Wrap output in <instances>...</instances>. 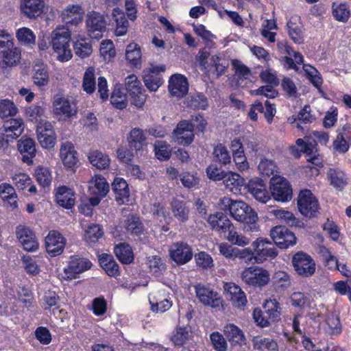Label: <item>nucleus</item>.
<instances>
[{
    "label": "nucleus",
    "mask_w": 351,
    "mask_h": 351,
    "mask_svg": "<svg viewBox=\"0 0 351 351\" xmlns=\"http://www.w3.org/2000/svg\"><path fill=\"white\" fill-rule=\"evenodd\" d=\"M125 90L130 97L132 105L138 108H141L147 99L146 91L141 82L134 74L128 75L125 80ZM128 104L127 96L125 88L119 84L114 86L111 92V105L114 108L123 110Z\"/></svg>",
    "instance_id": "obj_1"
},
{
    "label": "nucleus",
    "mask_w": 351,
    "mask_h": 351,
    "mask_svg": "<svg viewBox=\"0 0 351 351\" xmlns=\"http://www.w3.org/2000/svg\"><path fill=\"white\" fill-rule=\"evenodd\" d=\"M218 206L220 210L229 212L232 217L237 221L249 225L250 230L255 228L258 219L257 214L245 202L223 197L220 199Z\"/></svg>",
    "instance_id": "obj_2"
},
{
    "label": "nucleus",
    "mask_w": 351,
    "mask_h": 351,
    "mask_svg": "<svg viewBox=\"0 0 351 351\" xmlns=\"http://www.w3.org/2000/svg\"><path fill=\"white\" fill-rule=\"evenodd\" d=\"M70 38L71 32L65 27H57L51 33V44L60 62H67L72 58L69 45Z\"/></svg>",
    "instance_id": "obj_3"
},
{
    "label": "nucleus",
    "mask_w": 351,
    "mask_h": 351,
    "mask_svg": "<svg viewBox=\"0 0 351 351\" xmlns=\"http://www.w3.org/2000/svg\"><path fill=\"white\" fill-rule=\"evenodd\" d=\"M297 205L300 214L306 218H316L319 214L320 206L318 199L309 189L300 191Z\"/></svg>",
    "instance_id": "obj_4"
},
{
    "label": "nucleus",
    "mask_w": 351,
    "mask_h": 351,
    "mask_svg": "<svg viewBox=\"0 0 351 351\" xmlns=\"http://www.w3.org/2000/svg\"><path fill=\"white\" fill-rule=\"evenodd\" d=\"M242 280L248 286L261 289L270 280L269 271L261 267L250 266L245 268L241 274Z\"/></svg>",
    "instance_id": "obj_5"
},
{
    "label": "nucleus",
    "mask_w": 351,
    "mask_h": 351,
    "mask_svg": "<svg viewBox=\"0 0 351 351\" xmlns=\"http://www.w3.org/2000/svg\"><path fill=\"white\" fill-rule=\"evenodd\" d=\"M78 112L77 104L64 97L56 96L53 101V113L60 120H69L76 118Z\"/></svg>",
    "instance_id": "obj_6"
},
{
    "label": "nucleus",
    "mask_w": 351,
    "mask_h": 351,
    "mask_svg": "<svg viewBox=\"0 0 351 351\" xmlns=\"http://www.w3.org/2000/svg\"><path fill=\"white\" fill-rule=\"evenodd\" d=\"M171 138L176 145L187 147L195 138V124L189 120H181L173 129Z\"/></svg>",
    "instance_id": "obj_7"
},
{
    "label": "nucleus",
    "mask_w": 351,
    "mask_h": 351,
    "mask_svg": "<svg viewBox=\"0 0 351 351\" xmlns=\"http://www.w3.org/2000/svg\"><path fill=\"white\" fill-rule=\"evenodd\" d=\"M269 189L271 195L276 201L287 202L292 199V186L284 177L273 176L270 180Z\"/></svg>",
    "instance_id": "obj_8"
},
{
    "label": "nucleus",
    "mask_w": 351,
    "mask_h": 351,
    "mask_svg": "<svg viewBox=\"0 0 351 351\" xmlns=\"http://www.w3.org/2000/svg\"><path fill=\"white\" fill-rule=\"evenodd\" d=\"M270 237L280 249L285 250L296 244L295 234L285 226H276L270 230Z\"/></svg>",
    "instance_id": "obj_9"
},
{
    "label": "nucleus",
    "mask_w": 351,
    "mask_h": 351,
    "mask_svg": "<svg viewBox=\"0 0 351 351\" xmlns=\"http://www.w3.org/2000/svg\"><path fill=\"white\" fill-rule=\"evenodd\" d=\"M255 251V263H263L267 260H272L278 256V252L273 243L267 239L258 238L252 243Z\"/></svg>",
    "instance_id": "obj_10"
},
{
    "label": "nucleus",
    "mask_w": 351,
    "mask_h": 351,
    "mask_svg": "<svg viewBox=\"0 0 351 351\" xmlns=\"http://www.w3.org/2000/svg\"><path fill=\"white\" fill-rule=\"evenodd\" d=\"M292 265L296 273L303 277H310L315 272V263L308 254L300 251L292 257Z\"/></svg>",
    "instance_id": "obj_11"
},
{
    "label": "nucleus",
    "mask_w": 351,
    "mask_h": 351,
    "mask_svg": "<svg viewBox=\"0 0 351 351\" xmlns=\"http://www.w3.org/2000/svg\"><path fill=\"white\" fill-rule=\"evenodd\" d=\"M223 288L226 298L233 306L240 308H243L246 306V294L238 285L233 282H225Z\"/></svg>",
    "instance_id": "obj_12"
},
{
    "label": "nucleus",
    "mask_w": 351,
    "mask_h": 351,
    "mask_svg": "<svg viewBox=\"0 0 351 351\" xmlns=\"http://www.w3.org/2000/svg\"><path fill=\"white\" fill-rule=\"evenodd\" d=\"M171 258L178 265H184L189 262L193 256L191 247L183 241L173 243L170 248Z\"/></svg>",
    "instance_id": "obj_13"
},
{
    "label": "nucleus",
    "mask_w": 351,
    "mask_h": 351,
    "mask_svg": "<svg viewBox=\"0 0 351 351\" xmlns=\"http://www.w3.org/2000/svg\"><path fill=\"white\" fill-rule=\"evenodd\" d=\"M287 27L288 35L294 43L298 45L304 43V28L299 15H292L287 23Z\"/></svg>",
    "instance_id": "obj_14"
},
{
    "label": "nucleus",
    "mask_w": 351,
    "mask_h": 351,
    "mask_svg": "<svg viewBox=\"0 0 351 351\" xmlns=\"http://www.w3.org/2000/svg\"><path fill=\"white\" fill-rule=\"evenodd\" d=\"M24 125L21 119L7 120L0 129V134L6 142L19 137L23 132Z\"/></svg>",
    "instance_id": "obj_15"
},
{
    "label": "nucleus",
    "mask_w": 351,
    "mask_h": 351,
    "mask_svg": "<svg viewBox=\"0 0 351 351\" xmlns=\"http://www.w3.org/2000/svg\"><path fill=\"white\" fill-rule=\"evenodd\" d=\"M165 71V66L161 65L149 69L144 71L143 81L145 85L151 92L156 91L163 84L161 73Z\"/></svg>",
    "instance_id": "obj_16"
},
{
    "label": "nucleus",
    "mask_w": 351,
    "mask_h": 351,
    "mask_svg": "<svg viewBox=\"0 0 351 351\" xmlns=\"http://www.w3.org/2000/svg\"><path fill=\"white\" fill-rule=\"evenodd\" d=\"M16 234L25 250L34 252L38 249L37 239L33 231L28 227L22 225L17 226Z\"/></svg>",
    "instance_id": "obj_17"
},
{
    "label": "nucleus",
    "mask_w": 351,
    "mask_h": 351,
    "mask_svg": "<svg viewBox=\"0 0 351 351\" xmlns=\"http://www.w3.org/2000/svg\"><path fill=\"white\" fill-rule=\"evenodd\" d=\"M37 138L43 148L53 147L56 143V134L52 124L45 121L37 126Z\"/></svg>",
    "instance_id": "obj_18"
},
{
    "label": "nucleus",
    "mask_w": 351,
    "mask_h": 351,
    "mask_svg": "<svg viewBox=\"0 0 351 351\" xmlns=\"http://www.w3.org/2000/svg\"><path fill=\"white\" fill-rule=\"evenodd\" d=\"M196 296L199 302L204 305L211 307H218L221 303V299L217 292L210 288L198 284L195 286Z\"/></svg>",
    "instance_id": "obj_19"
},
{
    "label": "nucleus",
    "mask_w": 351,
    "mask_h": 351,
    "mask_svg": "<svg viewBox=\"0 0 351 351\" xmlns=\"http://www.w3.org/2000/svg\"><path fill=\"white\" fill-rule=\"evenodd\" d=\"M65 246V239L60 232L50 231L45 238V247L47 253L51 256L60 254Z\"/></svg>",
    "instance_id": "obj_20"
},
{
    "label": "nucleus",
    "mask_w": 351,
    "mask_h": 351,
    "mask_svg": "<svg viewBox=\"0 0 351 351\" xmlns=\"http://www.w3.org/2000/svg\"><path fill=\"white\" fill-rule=\"evenodd\" d=\"M148 299L151 311L154 313H165L172 306V302L167 298L164 291H158L149 293Z\"/></svg>",
    "instance_id": "obj_21"
},
{
    "label": "nucleus",
    "mask_w": 351,
    "mask_h": 351,
    "mask_svg": "<svg viewBox=\"0 0 351 351\" xmlns=\"http://www.w3.org/2000/svg\"><path fill=\"white\" fill-rule=\"evenodd\" d=\"M92 263L86 258L80 257H71L69 264L64 269L65 278L74 279L77 275L89 269Z\"/></svg>",
    "instance_id": "obj_22"
},
{
    "label": "nucleus",
    "mask_w": 351,
    "mask_h": 351,
    "mask_svg": "<svg viewBox=\"0 0 351 351\" xmlns=\"http://www.w3.org/2000/svg\"><path fill=\"white\" fill-rule=\"evenodd\" d=\"M168 88L172 96L179 98L184 97L189 90L186 77L181 74L172 75L169 80Z\"/></svg>",
    "instance_id": "obj_23"
},
{
    "label": "nucleus",
    "mask_w": 351,
    "mask_h": 351,
    "mask_svg": "<svg viewBox=\"0 0 351 351\" xmlns=\"http://www.w3.org/2000/svg\"><path fill=\"white\" fill-rule=\"evenodd\" d=\"M60 156L65 168L74 171L78 159L77 152L71 142L66 141L61 145Z\"/></svg>",
    "instance_id": "obj_24"
},
{
    "label": "nucleus",
    "mask_w": 351,
    "mask_h": 351,
    "mask_svg": "<svg viewBox=\"0 0 351 351\" xmlns=\"http://www.w3.org/2000/svg\"><path fill=\"white\" fill-rule=\"evenodd\" d=\"M247 188L252 196L261 203L267 202L271 197L264 181L259 178L249 180Z\"/></svg>",
    "instance_id": "obj_25"
},
{
    "label": "nucleus",
    "mask_w": 351,
    "mask_h": 351,
    "mask_svg": "<svg viewBox=\"0 0 351 351\" xmlns=\"http://www.w3.org/2000/svg\"><path fill=\"white\" fill-rule=\"evenodd\" d=\"M111 186L117 204L119 206L128 204L130 201V190L127 182L123 178H115Z\"/></svg>",
    "instance_id": "obj_26"
},
{
    "label": "nucleus",
    "mask_w": 351,
    "mask_h": 351,
    "mask_svg": "<svg viewBox=\"0 0 351 351\" xmlns=\"http://www.w3.org/2000/svg\"><path fill=\"white\" fill-rule=\"evenodd\" d=\"M86 23L88 32L91 34L95 33L93 36L95 38L102 37L101 33L106 29V22L102 15L95 12H89L87 14Z\"/></svg>",
    "instance_id": "obj_27"
},
{
    "label": "nucleus",
    "mask_w": 351,
    "mask_h": 351,
    "mask_svg": "<svg viewBox=\"0 0 351 351\" xmlns=\"http://www.w3.org/2000/svg\"><path fill=\"white\" fill-rule=\"evenodd\" d=\"M84 14V11L80 5L71 4L64 9L61 16L66 24L76 25L82 21Z\"/></svg>",
    "instance_id": "obj_28"
},
{
    "label": "nucleus",
    "mask_w": 351,
    "mask_h": 351,
    "mask_svg": "<svg viewBox=\"0 0 351 351\" xmlns=\"http://www.w3.org/2000/svg\"><path fill=\"white\" fill-rule=\"evenodd\" d=\"M208 222L213 230L218 232L219 234H226L232 223L227 215L221 212L210 215L208 218Z\"/></svg>",
    "instance_id": "obj_29"
},
{
    "label": "nucleus",
    "mask_w": 351,
    "mask_h": 351,
    "mask_svg": "<svg viewBox=\"0 0 351 351\" xmlns=\"http://www.w3.org/2000/svg\"><path fill=\"white\" fill-rule=\"evenodd\" d=\"M45 6L44 0H21V12L28 18H35L40 16Z\"/></svg>",
    "instance_id": "obj_30"
},
{
    "label": "nucleus",
    "mask_w": 351,
    "mask_h": 351,
    "mask_svg": "<svg viewBox=\"0 0 351 351\" xmlns=\"http://www.w3.org/2000/svg\"><path fill=\"white\" fill-rule=\"evenodd\" d=\"M18 149L22 155L23 162L30 164L36 156V149L34 141L28 137H22L18 141Z\"/></svg>",
    "instance_id": "obj_31"
},
{
    "label": "nucleus",
    "mask_w": 351,
    "mask_h": 351,
    "mask_svg": "<svg viewBox=\"0 0 351 351\" xmlns=\"http://www.w3.org/2000/svg\"><path fill=\"white\" fill-rule=\"evenodd\" d=\"M228 65L227 60L217 55H213L210 58L209 64L204 73L206 75L212 73L215 75L216 77L218 78L225 74Z\"/></svg>",
    "instance_id": "obj_32"
},
{
    "label": "nucleus",
    "mask_w": 351,
    "mask_h": 351,
    "mask_svg": "<svg viewBox=\"0 0 351 351\" xmlns=\"http://www.w3.org/2000/svg\"><path fill=\"white\" fill-rule=\"evenodd\" d=\"M21 58V49L13 46L0 53V67L5 69L16 66L20 62Z\"/></svg>",
    "instance_id": "obj_33"
},
{
    "label": "nucleus",
    "mask_w": 351,
    "mask_h": 351,
    "mask_svg": "<svg viewBox=\"0 0 351 351\" xmlns=\"http://www.w3.org/2000/svg\"><path fill=\"white\" fill-rule=\"evenodd\" d=\"M123 228L128 234L133 236H141L144 233L145 226L139 216L129 215L123 222Z\"/></svg>",
    "instance_id": "obj_34"
},
{
    "label": "nucleus",
    "mask_w": 351,
    "mask_h": 351,
    "mask_svg": "<svg viewBox=\"0 0 351 351\" xmlns=\"http://www.w3.org/2000/svg\"><path fill=\"white\" fill-rule=\"evenodd\" d=\"M171 208L174 217L180 223H186L189 219L190 209L187 202L177 198L173 199Z\"/></svg>",
    "instance_id": "obj_35"
},
{
    "label": "nucleus",
    "mask_w": 351,
    "mask_h": 351,
    "mask_svg": "<svg viewBox=\"0 0 351 351\" xmlns=\"http://www.w3.org/2000/svg\"><path fill=\"white\" fill-rule=\"evenodd\" d=\"M327 176L330 185L337 191H342L348 184L346 173L339 169H330Z\"/></svg>",
    "instance_id": "obj_36"
},
{
    "label": "nucleus",
    "mask_w": 351,
    "mask_h": 351,
    "mask_svg": "<svg viewBox=\"0 0 351 351\" xmlns=\"http://www.w3.org/2000/svg\"><path fill=\"white\" fill-rule=\"evenodd\" d=\"M224 334L231 345L241 346L245 343L243 332L234 324H228L224 327Z\"/></svg>",
    "instance_id": "obj_37"
},
{
    "label": "nucleus",
    "mask_w": 351,
    "mask_h": 351,
    "mask_svg": "<svg viewBox=\"0 0 351 351\" xmlns=\"http://www.w3.org/2000/svg\"><path fill=\"white\" fill-rule=\"evenodd\" d=\"M56 198L57 203L65 208H71L75 205V193L71 189L65 186L58 189Z\"/></svg>",
    "instance_id": "obj_38"
},
{
    "label": "nucleus",
    "mask_w": 351,
    "mask_h": 351,
    "mask_svg": "<svg viewBox=\"0 0 351 351\" xmlns=\"http://www.w3.org/2000/svg\"><path fill=\"white\" fill-rule=\"evenodd\" d=\"M130 149L136 152L141 150L146 145V137L143 130L132 128L127 138Z\"/></svg>",
    "instance_id": "obj_39"
},
{
    "label": "nucleus",
    "mask_w": 351,
    "mask_h": 351,
    "mask_svg": "<svg viewBox=\"0 0 351 351\" xmlns=\"http://www.w3.org/2000/svg\"><path fill=\"white\" fill-rule=\"evenodd\" d=\"M88 191L92 195L105 197L108 192V183L104 178L95 176L88 182Z\"/></svg>",
    "instance_id": "obj_40"
},
{
    "label": "nucleus",
    "mask_w": 351,
    "mask_h": 351,
    "mask_svg": "<svg viewBox=\"0 0 351 351\" xmlns=\"http://www.w3.org/2000/svg\"><path fill=\"white\" fill-rule=\"evenodd\" d=\"M273 213L278 219L290 227H305L304 223L300 219L295 217L294 214L290 211L277 209L274 210Z\"/></svg>",
    "instance_id": "obj_41"
},
{
    "label": "nucleus",
    "mask_w": 351,
    "mask_h": 351,
    "mask_svg": "<svg viewBox=\"0 0 351 351\" xmlns=\"http://www.w3.org/2000/svg\"><path fill=\"white\" fill-rule=\"evenodd\" d=\"M226 189L234 193L241 192V188L245 185V179L239 173L229 171L223 180Z\"/></svg>",
    "instance_id": "obj_42"
},
{
    "label": "nucleus",
    "mask_w": 351,
    "mask_h": 351,
    "mask_svg": "<svg viewBox=\"0 0 351 351\" xmlns=\"http://www.w3.org/2000/svg\"><path fill=\"white\" fill-rule=\"evenodd\" d=\"M114 253L123 264H130L134 261V253L131 246L125 243H119L114 247Z\"/></svg>",
    "instance_id": "obj_43"
},
{
    "label": "nucleus",
    "mask_w": 351,
    "mask_h": 351,
    "mask_svg": "<svg viewBox=\"0 0 351 351\" xmlns=\"http://www.w3.org/2000/svg\"><path fill=\"white\" fill-rule=\"evenodd\" d=\"M111 16L116 22L114 34L117 36L125 35L128 32L129 26V23L125 17V13L119 8H114Z\"/></svg>",
    "instance_id": "obj_44"
},
{
    "label": "nucleus",
    "mask_w": 351,
    "mask_h": 351,
    "mask_svg": "<svg viewBox=\"0 0 351 351\" xmlns=\"http://www.w3.org/2000/svg\"><path fill=\"white\" fill-rule=\"evenodd\" d=\"M81 226L84 230V239L89 244L96 243L104 234L103 230L98 224L91 223L88 226H86L82 221Z\"/></svg>",
    "instance_id": "obj_45"
},
{
    "label": "nucleus",
    "mask_w": 351,
    "mask_h": 351,
    "mask_svg": "<svg viewBox=\"0 0 351 351\" xmlns=\"http://www.w3.org/2000/svg\"><path fill=\"white\" fill-rule=\"evenodd\" d=\"M252 343L254 349L259 351L278 350L277 343L271 338L256 336L252 338Z\"/></svg>",
    "instance_id": "obj_46"
},
{
    "label": "nucleus",
    "mask_w": 351,
    "mask_h": 351,
    "mask_svg": "<svg viewBox=\"0 0 351 351\" xmlns=\"http://www.w3.org/2000/svg\"><path fill=\"white\" fill-rule=\"evenodd\" d=\"M0 197L3 202L9 204L13 208L18 207L17 195L14 188L11 184L8 183L0 184Z\"/></svg>",
    "instance_id": "obj_47"
},
{
    "label": "nucleus",
    "mask_w": 351,
    "mask_h": 351,
    "mask_svg": "<svg viewBox=\"0 0 351 351\" xmlns=\"http://www.w3.org/2000/svg\"><path fill=\"white\" fill-rule=\"evenodd\" d=\"M265 314L269 316L271 322H276L280 319L281 307L279 302L276 298H269L265 300L263 304Z\"/></svg>",
    "instance_id": "obj_48"
},
{
    "label": "nucleus",
    "mask_w": 351,
    "mask_h": 351,
    "mask_svg": "<svg viewBox=\"0 0 351 351\" xmlns=\"http://www.w3.org/2000/svg\"><path fill=\"white\" fill-rule=\"evenodd\" d=\"M213 161L221 166H226L231 163V156L227 147L222 143L217 144L213 152Z\"/></svg>",
    "instance_id": "obj_49"
},
{
    "label": "nucleus",
    "mask_w": 351,
    "mask_h": 351,
    "mask_svg": "<svg viewBox=\"0 0 351 351\" xmlns=\"http://www.w3.org/2000/svg\"><path fill=\"white\" fill-rule=\"evenodd\" d=\"M306 78L319 91H322L323 79L318 71L309 64H303Z\"/></svg>",
    "instance_id": "obj_50"
},
{
    "label": "nucleus",
    "mask_w": 351,
    "mask_h": 351,
    "mask_svg": "<svg viewBox=\"0 0 351 351\" xmlns=\"http://www.w3.org/2000/svg\"><path fill=\"white\" fill-rule=\"evenodd\" d=\"M95 69L89 66L85 71L83 76L82 88L88 94H92L96 88Z\"/></svg>",
    "instance_id": "obj_51"
},
{
    "label": "nucleus",
    "mask_w": 351,
    "mask_h": 351,
    "mask_svg": "<svg viewBox=\"0 0 351 351\" xmlns=\"http://www.w3.org/2000/svg\"><path fill=\"white\" fill-rule=\"evenodd\" d=\"M126 60L134 67L141 64V52L136 44L130 43L127 46L125 51Z\"/></svg>",
    "instance_id": "obj_52"
},
{
    "label": "nucleus",
    "mask_w": 351,
    "mask_h": 351,
    "mask_svg": "<svg viewBox=\"0 0 351 351\" xmlns=\"http://www.w3.org/2000/svg\"><path fill=\"white\" fill-rule=\"evenodd\" d=\"M226 234L227 235L225 234L224 237L232 245L244 247L250 243V239L238 233L232 223Z\"/></svg>",
    "instance_id": "obj_53"
},
{
    "label": "nucleus",
    "mask_w": 351,
    "mask_h": 351,
    "mask_svg": "<svg viewBox=\"0 0 351 351\" xmlns=\"http://www.w3.org/2000/svg\"><path fill=\"white\" fill-rule=\"evenodd\" d=\"M226 234L227 235L225 234L224 237L232 245L244 247L250 243V239L238 233L232 223Z\"/></svg>",
    "instance_id": "obj_54"
},
{
    "label": "nucleus",
    "mask_w": 351,
    "mask_h": 351,
    "mask_svg": "<svg viewBox=\"0 0 351 351\" xmlns=\"http://www.w3.org/2000/svg\"><path fill=\"white\" fill-rule=\"evenodd\" d=\"M226 234L227 235L225 234L224 237L232 245L244 247L250 243V239L238 233L232 223Z\"/></svg>",
    "instance_id": "obj_55"
},
{
    "label": "nucleus",
    "mask_w": 351,
    "mask_h": 351,
    "mask_svg": "<svg viewBox=\"0 0 351 351\" xmlns=\"http://www.w3.org/2000/svg\"><path fill=\"white\" fill-rule=\"evenodd\" d=\"M332 16L334 19L339 22L346 23L350 16V10L346 3L332 4Z\"/></svg>",
    "instance_id": "obj_56"
},
{
    "label": "nucleus",
    "mask_w": 351,
    "mask_h": 351,
    "mask_svg": "<svg viewBox=\"0 0 351 351\" xmlns=\"http://www.w3.org/2000/svg\"><path fill=\"white\" fill-rule=\"evenodd\" d=\"M189 338V332L186 327L177 326L173 332L170 340L175 346H183Z\"/></svg>",
    "instance_id": "obj_57"
},
{
    "label": "nucleus",
    "mask_w": 351,
    "mask_h": 351,
    "mask_svg": "<svg viewBox=\"0 0 351 351\" xmlns=\"http://www.w3.org/2000/svg\"><path fill=\"white\" fill-rule=\"evenodd\" d=\"M88 160L90 162L99 169H105L110 163V159L108 156L104 155L98 151H93L89 154Z\"/></svg>",
    "instance_id": "obj_58"
},
{
    "label": "nucleus",
    "mask_w": 351,
    "mask_h": 351,
    "mask_svg": "<svg viewBox=\"0 0 351 351\" xmlns=\"http://www.w3.org/2000/svg\"><path fill=\"white\" fill-rule=\"evenodd\" d=\"M75 53L81 58L89 56L92 53V47L88 39L81 38L74 43Z\"/></svg>",
    "instance_id": "obj_59"
},
{
    "label": "nucleus",
    "mask_w": 351,
    "mask_h": 351,
    "mask_svg": "<svg viewBox=\"0 0 351 351\" xmlns=\"http://www.w3.org/2000/svg\"><path fill=\"white\" fill-rule=\"evenodd\" d=\"M16 36L19 43L25 46H31L35 44L36 36L34 33L27 27L19 28L16 33Z\"/></svg>",
    "instance_id": "obj_60"
},
{
    "label": "nucleus",
    "mask_w": 351,
    "mask_h": 351,
    "mask_svg": "<svg viewBox=\"0 0 351 351\" xmlns=\"http://www.w3.org/2000/svg\"><path fill=\"white\" fill-rule=\"evenodd\" d=\"M343 132H340L337 134L336 138L332 143L333 149L339 153L345 154L350 149L349 142L346 139L344 136V132L346 131V127H343Z\"/></svg>",
    "instance_id": "obj_61"
},
{
    "label": "nucleus",
    "mask_w": 351,
    "mask_h": 351,
    "mask_svg": "<svg viewBox=\"0 0 351 351\" xmlns=\"http://www.w3.org/2000/svg\"><path fill=\"white\" fill-rule=\"evenodd\" d=\"M33 80L34 83L38 86H44L49 83V74L45 66H36Z\"/></svg>",
    "instance_id": "obj_62"
},
{
    "label": "nucleus",
    "mask_w": 351,
    "mask_h": 351,
    "mask_svg": "<svg viewBox=\"0 0 351 351\" xmlns=\"http://www.w3.org/2000/svg\"><path fill=\"white\" fill-rule=\"evenodd\" d=\"M35 176L37 182L43 187L48 186L51 184L52 176L49 169L47 167H38L35 170Z\"/></svg>",
    "instance_id": "obj_63"
},
{
    "label": "nucleus",
    "mask_w": 351,
    "mask_h": 351,
    "mask_svg": "<svg viewBox=\"0 0 351 351\" xmlns=\"http://www.w3.org/2000/svg\"><path fill=\"white\" fill-rule=\"evenodd\" d=\"M147 265L149 267V272L157 276L160 274L162 270L165 269V264L162 258L158 256H152L148 257Z\"/></svg>",
    "instance_id": "obj_64"
}]
</instances>
